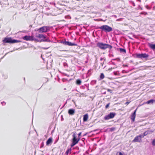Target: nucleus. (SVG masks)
<instances>
[{
  "instance_id": "nucleus-1",
  "label": "nucleus",
  "mask_w": 155,
  "mask_h": 155,
  "mask_svg": "<svg viewBox=\"0 0 155 155\" xmlns=\"http://www.w3.org/2000/svg\"><path fill=\"white\" fill-rule=\"evenodd\" d=\"M133 56L137 58L144 59L146 60L152 59L151 58L149 57V55L146 53H136L134 54Z\"/></svg>"
},
{
  "instance_id": "nucleus-2",
  "label": "nucleus",
  "mask_w": 155,
  "mask_h": 155,
  "mask_svg": "<svg viewBox=\"0 0 155 155\" xmlns=\"http://www.w3.org/2000/svg\"><path fill=\"white\" fill-rule=\"evenodd\" d=\"M96 46L101 49L103 50H105L107 48H109L110 50H111L113 48V47L110 45L100 42H98L97 43Z\"/></svg>"
},
{
  "instance_id": "nucleus-3",
  "label": "nucleus",
  "mask_w": 155,
  "mask_h": 155,
  "mask_svg": "<svg viewBox=\"0 0 155 155\" xmlns=\"http://www.w3.org/2000/svg\"><path fill=\"white\" fill-rule=\"evenodd\" d=\"M35 35L36 37L41 39L40 40V42H51L49 38L44 34L36 33Z\"/></svg>"
},
{
  "instance_id": "nucleus-4",
  "label": "nucleus",
  "mask_w": 155,
  "mask_h": 155,
  "mask_svg": "<svg viewBox=\"0 0 155 155\" xmlns=\"http://www.w3.org/2000/svg\"><path fill=\"white\" fill-rule=\"evenodd\" d=\"M3 42V45H5L4 43H8L10 44H13L21 42V41L19 40H17L15 39H13L11 37H5L2 40Z\"/></svg>"
},
{
  "instance_id": "nucleus-5",
  "label": "nucleus",
  "mask_w": 155,
  "mask_h": 155,
  "mask_svg": "<svg viewBox=\"0 0 155 155\" xmlns=\"http://www.w3.org/2000/svg\"><path fill=\"white\" fill-rule=\"evenodd\" d=\"M96 29H100L102 30V31H104L105 32H109L112 31V28L107 25H104L100 27L97 26Z\"/></svg>"
},
{
  "instance_id": "nucleus-6",
  "label": "nucleus",
  "mask_w": 155,
  "mask_h": 155,
  "mask_svg": "<svg viewBox=\"0 0 155 155\" xmlns=\"http://www.w3.org/2000/svg\"><path fill=\"white\" fill-rule=\"evenodd\" d=\"M76 134H77L76 132H74L73 133L72 135L73 138L72 139V143L71 144V147H73L78 143L80 139V138H77Z\"/></svg>"
},
{
  "instance_id": "nucleus-7",
  "label": "nucleus",
  "mask_w": 155,
  "mask_h": 155,
  "mask_svg": "<svg viewBox=\"0 0 155 155\" xmlns=\"http://www.w3.org/2000/svg\"><path fill=\"white\" fill-rule=\"evenodd\" d=\"M50 30V27L48 26H44L38 29H35V31H38L39 33H42L48 32Z\"/></svg>"
},
{
  "instance_id": "nucleus-8",
  "label": "nucleus",
  "mask_w": 155,
  "mask_h": 155,
  "mask_svg": "<svg viewBox=\"0 0 155 155\" xmlns=\"http://www.w3.org/2000/svg\"><path fill=\"white\" fill-rule=\"evenodd\" d=\"M116 115L115 112H110L107 115L104 117V119L105 120H108L110 119L113 118Z\"/></svg>"
},
{
  "instance_id": "nucleus-9",
  "label": "nucleus",
  "mask_w": 155,
  "mask_h": 155,
  "mask_svg": "<svg viewBox=\"0 0 155 155\" xmlns=\"http://www.w3.org/2000/svg\"><path fill=\"white\" fill-rule=\"evenodd\" d=\"M60 43L63 44L65 45L69 46H77V44L74 43H72L68 41H66L65 40H62L60 41Z\"/></svg>"
},
{
  "instance_id": "nucleus-10",
  "label": "nucleus",
  "mask_w": 155,
  "mask_h": 155,
  "mask_svg": "<svg viewBox=\"0 0 155 155\" xmlns=\"http://www.w3.org/2000/svg\"><path fill=\"white\" fill-rule=\"evenodd\" d=\"M142 142V139L140 138V137L139 136H136L133 140V142H139L140 143Z\"/></svg>"
},
{
  "instance_id": "nucleus-11",
  "label": "nucleus",
  "mask_w": 155,
  "mask_h": 155,
  "mask_svg": "<svg viewBox=\"0 0 155 155\" xmlns=\"http://www.w3.org/2000/svg\"><path fill=\"white\" fill-rule=\"evenodd\" d=\"M33 36L25 35L22 37V38L24 40L26 41H32V39Z\"/></svg>"
},
{
  "instance_id": "nucleus-12",
  "label": "nucleus",
  "mask_w": 155,
  "mask_h": 155,
  "mask_svg": "<svg viewBox=\"0 0 155 155\" xmlns=\"http://www.w3.org/2000/svg\"><path fill=\"white\" fill-rule=\"evenodd\" d=\"M137 110V109L135 110H134V112L133 113H132L131 115L130 118L132 120L133 122H134L135 121Z\"/></svg>"
},
{
  "instance_id": "nucleus-13",
  "label": "nucleus",
  "mask_w": 155,
  "mask_h": 155,
  "mask_svg": "<svg viewBox=\"0 0 155 155\" xmlns=\"http://www.w3.org/2000/svg\"><path fill=\"white\" fill-rule=\"evenodd\" d=\"M68 113L70 115H73L75 113V109L73 108L69 109Z\"/></svg>"
},
{
  "instance_id": "nucleus-14",
  "label": "nucleus",
  "mask_w": 155,
  "mask_h": 155,
  "mask_svg": "<svg viewBox=\"0 0 155 155\" xmlns=\"http://www.w3.org/2000/svg\"><path fill=\"white\" fill-rule=\"evenodd\" d=\"M148 46L153 51L155 50V44H153L149 43Z\"/></svg>"
},
{
  "instance_id": "nucleus-15",
  "label": "nucleus",
  "mask_w": 155,
  "mask_h": 155,
  "mask_svg": "<svg viewBox=\"0 0 155 155\" xmlns=\"http://www.w3.org/2000/svg\"><path fill=\"white\" fill-rule=\"evenodd\" d=\"M52 138L50 137L48 139L46 142L47 145H48L52 143Z\"/></svg>"
},
{
  "instance_id": "nucleus-16",
  "label": "nucleus",
  "mask_w": 155,
  "mask_h": 155,
  "mask_svg": "<svg viewBox=\"0 0 155 155\" xmlns=\"http://www.w3.org/2000/svg\"><path fill=\"white\" fill-rule=\"evenodd\" d=\"M155 102V100L152 99L148 101L146 103L148 104H153V103Z\"/></svg>"
},
{
  "instance_id": "nucleus-17",
  "label": "nucleus",
  "mask_w": 155,
  "mask_h": 155,
  "mask_svg": "<svg viewBox=\"0 0 155 155\" xmlns=\"http://www.w3.org/2000/svg\"><path fill=\"white\" fill-rule=\"evenodd\" d=\"M88 118V115L87 114H86L84 115L83 118V121L84 122H86Z\"/></svg>"
},
{
  "instance_id": "nucleus-18",
  "label": "nucleus",
  "mask_w": 155,
  "mask_h": 155,
  "mask_svg": "<svg viewBox=\"0 0 155 155\" xmlns=\"http://www.w3.org/2000/svg\"><path fill=\"white\" fill-rule=\"evenodd\" d=\"M119 51L121 53H126V50L125 49H124L121 48H119Z\"/></svg>"
},
{
  "instance_id": "nucleus-19",
  "label": "nucleus",
  "mask_w": 155,
  "mask_h": 155,
  "mask_svg": "<svg viewBox=\"0 0 155 155\" xmlns=\"http://www.w3.org/2000/svg\"><path fill=\"white\" fill-rule=\"evenodd\" d=\"M71 148L68 149L66 150V152L65 153V155H68V153H71Z\"/></svg>"
},
{
  "instance_id": "nucleus-20",
  "label": "nucleus",
  "mask_w": 155,
  "mask_h": 155,
  "mask_svg": "<svg viewBox=\"0 0 155 155\" xmlns=\"http://www.w3.org/2000/svg\"><path fill=\"white\" fill-rule=\"evenodd\" d=\"M34 41L36 42H40V40H38L37 39H36L34 38V37L33 36L32 39V41Z\"/></svg>"
},
{
  "instance_id": "nucleus-21",
  "label": "nucleus",
  "mask_w": 155,
  "mask_h": 155,
  "mask_svg": "<svg viewBox=\"0 0 155 155\" xmlns=\"http://www.w3.org/2000/svg\"><path fill=\"white\" fill-rule=\"evenodd\" d=\"M81 83V81L80 79H77L76 81V84L77 85H80Z\"/></svg>"
},
{
  "instance_id": "nucleus-22",
  "label": "nucleus",
  "mask_w": 155,
  "mask_h": 155,
  "mask_svg": "<svg viewBox=\"0 0 155 155\" xmlns=\"http://www.w3.org/2000/svg\"><path fill=\"white\" fill-rule=\"evenodd\" d=\"M92 70H93L92 69H90L88 70L87 73L88 76H90L91 74V72L92 71Z\"/></svg>"
},
{
  "instance_id": "nucleus-23",
  "label": "nucleus",
  "mask_w": 155,
  "mask_h": 155,
  "mask_svg": "<svg viewBox=\"0 0 155 155\" xmlns=\"http://www.w3.org/2000/svg\"><path fill=\"white\" fill-rule=\"evenodd\" d=\"M97 81L95 80H93L91 81L90 83V84L92 85H94L96 83Z\"/></svg>"
},
{
  "instance_id": "nucleus-24",
  "label": "nucleus",
  "mask_w": 155,
  "mask_h": 155,
  "mask_svg": "<svg viewBox=\"0 0 155 155\" xmlns=\"http://www.w3.org/2000/svg\"><path fill=\"white\" fill-rule=\"evenodd\" d=\"M104 74L103 73H101L100 76V79H103V78H104Z\"/></svg>"
},
{
  "instance_id": "nucleus-25",
  "label": "nucleus",
  "mask_w": 155,
  "mask_h": 155,
  "mask_svg": "<svg viewBox=\"0 0 155 155\" xmlns=\"http://www.w3.org/2000/svg\"><path fill=\"white\" fill-rule=\"evenodd\" d=\"M148 134H149V131H147V130L144 132V133L143 134V136H146Z\"/></svg>"
},
{
  "instance_id": "nucleus-26",
  "label": "nucleus",
  "mask_w": 155,
  "mask_h": 155,
  "mask_svg": "<svg viewBox=\"0 0 155 155\" xmlns=\"http://www.w3.org/2000/svg\"><path fill=\"white\" fill-rule=\"evenodd\" d=\"M140 14L141 15H147V12H142L140 13Z\"/></svg>"
},
{
  "instance_id": "nucleus-27",
  "label": "nucleus",
  "mask_w": 155,
  "mask_h": 155,
  "mask_svg": "<svg viewBox=\"0 0 155 155\" xmlns=\"http://www.w3.org/2000/svg\"><path fill=\"white\" fill-rule=\"evenodd\" d=\"M152 144L153 146H155V139H154L153 140Z\"/></svg>"
},
{
  "instance_id": "nucleus-28",
  "label": "nucleus",
  "mask_w": 155,
  "mask_h": 155,
  "mask_svg": "<svg viewBox=\"0 0 155 155\" xmlns=\"http://www.w3.org/2000/svg\"><path fill=\"white\" fill-rule=\"evenodd\" d=\"M113 73L114 75H117L119 73V72L118 71H114L113 72Z\"/></svg>"
},
{
  "instance_id": "nucleus-29",
  "label": "nucleus",
  "mask_w": 155,
  "mask_h": 155,
  "mask_svg": "<svg viewBox=\"0 0 155 155\" xmlns=\"http://www.w3.org/2000/svg\"><path fill=\"white\" fill-rule=\"evenodd\" d=\"M110 104V103H108V104H107L105 106V108H106V109L108 107H109V106Z\"/></svg>"
},
{
  "instance_id": "nucleus-30",
  "label": "nucleus",
  "mask_w": 155,
  "mask_h": 155,
  "mask_svg": "<svg viewBox=\"0 0 155 155\" xmlns=\"http://www.w3.org/2000/svg\"><path fill=\"white\" fill-rule=\"evenodd\" d=\"M44 146V143L43 142H42L41 146L40 147V148H41L43 147Z\"/></svg>"
},
{
  "instance_id": "nucleus-31",
  "label": "nucleus",
  "mask_w": 155,
  "mask_h": 155,
  "mask_svg": "<svg viewBox=\"0 0 155 155\" xmlns=\"http://www.w3.org/2000/svg\"><path fill=\"white\" fill-rule=\"evenodd\" d=\"M147 131H149V134H150L153 133L154 131V130H147Z\"/></svg>"
},
{
  "instance_id": "nucleus-32",
  "label": "nucleus",
  "mask_w": 155,
  "mask_h": 155,
  "mask_svg": "<svg viewBox=\"0 0 155 155\" xmlns=\"http://www.w3.org/2000/svg\"><path fill=\"white\" fill-rule=\"evenodd\" d=\"M140 137V138L141 139L142 138H143L144 137V136H143V134H141V135H138Z\"/></svg>"
},
{
  "instance_id": "nucleus-33",
  "label": "nucleus",
  "mask_w": 155,
  "mask_h": 155,
  "mask_svg": "<svg viewBox=\"0 0 155 155\" xmlns=\"http://www.w3.org/2000/svg\"><path fill=\"white\" fill-rule=\"evenodd\" d=\"M113 60H116L118 61H120V58H117L116 59H113Z\"/></svg>"
},
{
  "instance_id": "nucleus-34",
  "label": "nucleus",
  "mask_w": 155,
  "mask_h": 155,
  "mask_svg": "<svg viewBox=\"0 0 155 155\" xmlns=\"http://www.w3.org/2000/svg\"><path fill=\"white\" fill-rule=\"evenodd\" d=\"M1 104L2 105H5L6 104V103L4 101H3L1 102Z\"/></svg>"
},
{
  "instance_id": "nucleus-35",
  "label": "nucleus",
  "mask_w": 155,
  "mask_h": 155,
  "mask_svg": "<svg viewBox=\"0 0 155 155\" xmlns=\"http://www.w3.org/2000/svg\"><path fill=\"white\" fill-rule=\"evenodd\" d=\"M115 129V128L113 127H112L110 128V131H114V130Z\"/></svg>"
},
{
  "instance_id": "nucleus-36",
  "label": "nucleus",
  "mask_w": 155,
  "mask_h": 155,
  "mask_svg": "<svg viewBox=\"0 0 155 155\" xmlns=\"http://www.w3.org/2000/svg\"><path fill=\"white\" fill-rule=\"evenodd\" d=\"M81 132H80L78 134V138H80V136H81Z\"/></svg>"
},
{
  "instance_id": "nucleus-37",
  "label": "nucleus",
  "mask_w": 155,
  "mask_h": 155,
  "mask_svg": "<svg viewBox=\"0 0 155 155\" xmlns=\"http://www.w3.org/2000/svg\"><path fill=\"white\" fill-rule=\"evenodd\" d=\"M107 91L108 92H110V93H111L112 92V91L111 90L109 89H107Z\"/></svg>"
},
{
  "instance_id": "nucleus-38",
  "label": "nucleus",
  "mask_w": 155,
  "mask_h": 155,
  "mask_svg": "<svg viewBox=\"0 0 155 155\" xmlns=\"http://www.w3.org/2000/svg\"><path fill=\"white\" fill-rule=\"evenodd\" d=\"M64 66H67V63H64Z\"/></svg>"
},
{
  "instance_id": "nucleus-39",
  "label": "nucleus",
  "mask_w": 155,
  "mask_h": 155,
  "mask_svg": "<svg viewBox=\"0 0 155 155\" xmlns=\"http://www.w3.org/2000/svg\"><path fill=\"white\" fill-rule=\"evenodd\" d=\"M132 4L134 6H135V4L134 3V2H132Z\"/></svg>"
},
{
  "instance_id": "nucleus-40",
  "label": "nucleus",
  "mask_w": 155,
  "mask_h": 155,
  "mask_svg": "<svg viewBox=\"0 0 155 155\" xmlns=\"http://www.w3.org/2000/svg\"><path fill=\"white\" fill-rule=\"evenodd\" d=\"M104 59V61L105 60V59H104V58H100V61H102Z\"/></svg>"
},
{
  "instance_id": "nucleus-41",
  "label": "nucleus",
  "mask_w": 155,
  "mask_h": 155,
  "mask_svg": "<svg viewBox=\"0 0 155 155\" xmlns=\"http://www.w3.org/2000/svg\"><path fill=\"white\" fill-rule=\"evenodd\" d=\"M119 155H123V154L121 152H119Z\"/></svg>"
},
{
  "instance_id": "nucleus-42",
  "label": "nucleus",
  "mask_w": 155,
  "mask_h": 155,
  "mask_svg": "<svg viewBox=\"0 0 155 155\" xmlns=\"http://www.w3.org/2000/svg\"><path fill=\"white\" fill-rule=\"evenodd\" d=\"M8 78V76L7 75L5 76V79H7Z\"/></svg>"
},
{
  "instance_id": "nucleus-43",
  "label": "nucleus",
  "mask_w": 155,
  "mask_h": 155,
  "mask_svg": "<svg viewBox=\"0 0 155 155\" xmlns=\"http://www.w3.org/2000/svg\"><path fill=\"white\" fill-rule=\"evenodd\" d=\"M129 103H130V102H126V103H125V104L127 105V104H128Z\"/></svg>"
},
{
  "instance_id": "nucleus-44",
  "label": "nucleus",
  "mask_w": 155,
  "mask_h": 155,
  "mask_svg": "<svg viewBox=\"0 0 155 155\" xmlns=\"http://www.w3.org/2000/svg\"><path fill=\"white\" fill-rule=\"evenodd\" d=\"M112 68H109L108 69V70H109V71H111V70H112Z\"/></svg>"
},
{
  "instance_id": "nucleus-45",
  "label": "nucleus",
  "mask_w": 155,
  "mask_h": 155,
  "mask_svg": "<svg viewBox=\"0 0 155 155\" xmlns=\"http://www.w3.org/2000/svg\"><path fill=\"white\" fill-rule=\"evenodd\" d=\"M101 64L102 66H103V64H104V62H103V63H101Z\"/></svg>"
},
{
  "instance_id": "nucleus-46",
  "label": "nucleus",
  "mask_w": 155,
  "mask_h": 155,
  "mask_svg": "<svg viewBox=\"0 0 155 155\" xmlns=\"http://www.w3.org/2000/svg\"><path fill=\"white\" fill-rule=\"evenodd\" d=\"M103 94H106V92L105 91V92H104L103 93Z\"/></svg>"
},
{
  "instance_id": "nucleus-47",
  "label": "nucleus",
  "mask_w": 155,
  "mask_h": 155,
  "mask_svg": "<svg viewBox=\"0 0 155 155\" xmlns=\"http://www.w3.org/2000/svg\"><path fill=\"white\" fill-rule=\"evenodd\" d=\"M48 48H43V49H47Z\"/></svg>"
},
{
  "instance_id": "nucleus-48",
  "label": "nucleus",
  "mask_w": 155,
  "mask_h": 155,
  "mask_svg": "<svg viewBox=\"0 0 155 155\" xmlns=\"http://www.w3.org/2000/svg\"><path fill=\"white\" fill-rule=\"evenodd\" d=\"M137 0L138 1L140 2H141V0Z\"/></svg>"
},
{
  "instance_id": "nucleus-49",
  "label": "nucleus",
  "mask_w": 155,
  "mask_h": 155,
  "mask_svg": "<svg viewBox=\"0 0 155 155\" xmlns=\"http://www.w3.org/2000/svg\"><path fill=\"white\" fill-rule=\"evenodd\" d=\"M120 19H118L117 20V21H120Z\"/></svg>"
},
{
  "instance_id": "nucleus-50",
  "label": "nucleus",
  "mask_w": 155,
  "mask_h": 155,
  "mask_svg": "<svg viewBox=\"0 0 155 155\" xmlns=\"http://www.w3.org/2000/svg\"><path fill=\"white\" fill-rule=\"evenodd\" d=\"M125 66L126 67H127L128 66V65H125Z\"/></svg>"
},
{
  "instance_id": "nucleus-51",
  "label": "nucleus",
  "mask_w": 155,
  "mask_h": 155,
  "mask_svg": "<svg viewBox=\"0 0 155 155\" xmlns=\"http://www.w3.org/2000/svg\"><path fill=\"white\" fill-rule=\"evenodd\" d=\"M97 130H94V131H96Z\"/></svg>"
},
{
  "instance_id": "nucleus-52",
  "label": "nucleus",
  "mask_w": 155,
  "mask_h": 155,
  "mask_svg": "<svg viewBox=\"0 0 155 155\" xmlns=\"http://www.w3.org/2000/svg\"><path fill=\"white\" fill-rule=\"evenodd\" d=\"M113 63V64H114V63H113H113Z\"/></svg>"
},
{
  "instance_id": "nucleus-53",
  "label": "nucleus",
  "mask_w": 155,
  "mask_h": 155,
  "mask_svg": "<svg viewBox=\"0 0 155 155\" xmlns=\"http://www.w3.org/2000/svg\"><path fill=\"white\" fill-rule=\"evenodd\" d=\"M114 16H115V17H116V16L115 15H114Z\"/></svg>"
},
{
  "instance_id": "nucleus-54",
  "label": "nucleus",
  "mask_w": 155,
  "mask_h": 155,
  "mask_svg": "<svg viewBox=\"0 0 155 155\" xmlns=\"http://www.w3.org/2000/svg\"><path fill=\"white\" fill-rule=\"evenodd\" d=\"M88 79L86 81H88Z\"/></svg>"
}]
</instances>
